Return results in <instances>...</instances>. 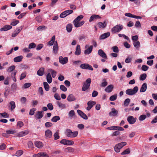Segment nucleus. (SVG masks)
Instances as JSON below:
<instances>
[{"label":"nucleus","instance_id":"f257e3e1","mask_svg":"<svg viewBox=\"0 0 157 157\" xmlns=\"http://www.w3.org/2000/svg\"><path fill=\"white\" fill-rule=\"evenodd\" d=\"M123 28V25L121 24H118L114 26L111 29V31L113 33L120 32Z\"/></svg>","mask_w":157,"mask_h":157},{"label":"nucleus","instance_id":"f03ea898","mask_svg":"<svg viewBox=\"0 0 157 157\" xmlns=\"http://www.w3.org/2000/svg\"><path fill=\"white\" fill-rule=\"evenodd\" d=\"M138 90V88L137 86H136L134 87L133 89H128L126 90V94L128 95H132L136 94Z\"/></svg>","mask_w":157,"mask_h":157},{"label":"nucleus","instance_id":"7ed1b4c3","mask_svg":"<svg viewBox=\"0 0 157 157\" xmlns=\"http://www.w3.org/2000/svg\"><path fill=\"white\" fill-rule=\"evenodd\" d=\"M91 80L90 78H87L86 82L83 83V86L82 88V90L85 91L88 89L90 85Z\"/></svg>","mask_w":157,"mask_h":157},{"label":"nucleus","instance_id":"20e7f679","mask_svg":"<svg viewBox=\"0 0 157 157\" xmlns=\"http://www.w3.org/2000/svg\"><path fill=\"white\" fill-rule=\"evenodd\" d=\"M80 67L82 69H88L93 71V69L92 67L88 63H83L81 64L80 66Z\"/></svg>","mask_w":157,"mask_h":157},{"label":"nucleus","instance_id":"39448f33","mask_svg":"<svg viewBox=\"0 0 157 157\" xmlns=\"http://www.w3.org/2000/svg\"><path fill=\"white\" fill-rule=\"evenodd\" d=\"M44 116V112L43 111H38L35 115V118L36 119H40Z\"/></svg>","mask_w":157,"mask_h":157},{"label":"nucleus","instance_id":"423d86ee","mask_svg":"<svg viewBox=\"0 0 157 157\" xmlns=\"http://www.w3.org/2000/svg\"><path fill=\"white\" fill-rule=\"evenodd\" d=\"M23 28V26H21L17 28L16 30L13 32L12 34V36L14 37L16 36L18 34L21 32Z\"/></svg>","mask_w":157,"mask_h":157},{"label":"nucleus","instance_id":"0eeeda50","mask_svg":"<svg viewBox=\"0 0 157 157\" xmlns=\"http://www.w3.org/2000/svg\"><path fill=\"white\" fill-rule=\"evenodd\" d=\"M59 51V47L57 41L54 44L53 48V52L54 54H57Z\"/></svg>","mask_w":157,"mask_h":157},{"label":"nucleus","instance_id":"6e6552de","mask_svg":"<svg viewBox=\"0 0 157 157\" xmlns=\"http://www.w3.org/2000/svg\"><path fill=\"white\" fill-rule=\"evenodd\" d=\"M96 104V102L95 101H89L87 103L88 106L86 108V109L87 110H90L93 106Z\"/></svg>","mask_w":157,"mask_h":157},{"label":"nucleus","instance_id":"1a4fd4ad","mask_svg":"<svg viewBox=\"0 0 157 157\" xmlns=\"http://www.w3.org/2000/svg\"><path fill=\"white\" fill-rule=\"evenodd\" d=\"M98 54L101 57L106 59H107L106 54L102 50L100 49L98 50Z\"/></svg>","mask_w":157,"mask_h":157},{"label":"nucleus","instance_id":"9d476101","mask_svg":"<svg viewBox=\"0 0 157 157\" xmlns=\"http://www.w3.org/2000/svg\"><path fill=\"white\" fill-rule=\"evenodd\" d=\"M85 23V21H83L80 22L78 21H74L73 23L75 27L76 28L81 27Z\"/></svg>","mask_w":157,"mask_h":157},{"label":"nucleus","instance_id":"9b49d317","mask_svg":"<svg viewBox=\"0 0 157 157\" xmlns=\"http://www.w3.org/2000/svg\"><path fill=\"white\" fill-rule=\"evenodd\" d=\"M59 62L62 64H66L68 62V59L67 57L63 58L62 56L59 57Z\"/></svg>","mask_w":157,"mask_h":157},{"label":"nucleus","instance_id":"f8f14e48","mask_svg":"<svg viewBox=\"0 0 157 157\" xmlns=\"http://www.w3.org/2000/svg\"><path fill=\"white\" fill-rule=\"evenodd\" d=\"M127 121L130 124H133L136 121V118H134L132 116H129L127 118Z\"/></svg>","mask_w":157,"mask_h":157},{"label":"nucleus","instance_id":"ddd939ff","mask_svg":"<svg viewBox=\"0 0 157 157\" xmlns=\"http://www.w3.org/2000/svg\"><path fill=\"white\" fill-rule=\"evenodd\" d=\"M77 112L78 115L83 119L85 120H87L88 119V117L82 111L80 110H78Z\"/></svg>","mask_w":157,"mask_h":157},{"label":"nucleus","instance_id":"4468645a","mask_svg":"<svg viewBox=\"0 0 157 157\" xmlns=\"http://www.w3.org/2000/svg\"><path fill=\"white\" fill-rule=\"evenodd\" d=\"M118 113V111L116 110L114 108H112L111 109V111L109 113L110 116H117Z\"/></svg>","mask_w":157,"mask_h":157},{"label":"nucleus","instance_id":"2eb2a0df","mask_svg":"<svg viewBox=\"0 0 157 157\" xmlns=\"http://www.w3.org/2000/svg\"><path fill=\"white\" fill-rule=\"evenodd\" d=\"M45 134L47 138H51L52 136V132L49 129H48L45 131Z\"/></svg>","mask_w":157,"mask_h":157},{"label":"nucleus","instance_id":"dca6fc26","mask_svg":"<svg viewBox=\"0 0 157 157\" xmlns=\"http://www.w3.org/2000/svg\"><path fill=\"white\" fill-rule=\"evenodd\" d=\"M78 133L77 131L72 132V131L69 129V137L73 138L76 137Z\"/></svg>","mask_w":157,"mask_h":157},{"label":"nucleus","instance_id":"f3484780","mask_svg":"<svg viewBox=\"0 0 157 157\" xmlns=\"http://www.w3.org/2000/svg\"><path fill=\"white\" fill-rule=\"evenodd\" d=\"M29 133V132L28 131H23L18 133L17 135V137L24 136L28 134Z\"/></svg>","mask_w":157,"mask_h":157},{"label":"nucleus","instance_id":"a211bd4d","mask_svg":"<svg viewBox=\"0 0 157 157\" xmlns=\"http://www.w3.org/2000/svg\"><path fill=\"white\" fill-rule=\"evenodd\" d=\"M101 18L99 15H98L94 14L92 15L90 17L89 21L92 22L94 20Z\"/></svg>","mask_w":157,"mask_h":157},{"label":"nucleus","instance_id":"6ab92c4d","mask_svg":"<svg viewBox=\"0 0 157 157\" xmlns=\"http://www.w3.org/2000/svg\"><path fill=\"white\" fill-rule=\"evenodd\" d=\"M113 86L112 85H109L105 89V91L108 93H110L113 90Z\"/></svg>","mask_w":157,"mask_h":157},{"label":"nucleus","instance_id":"aec40b11","mask_svg":"<svg viewBox=\"0 0 157 157\" xmlns=\"http://www.w3.org/2000/svg\"><path fill=\"white\" fill-rule=\"evenodd\" d=\"M23 57L22 56H19L15 57L13 59V61L15 63L21 62Z\"/></svg>","mask_w":157,"mask_h":157},{"label":"nucleus","instance_id":"412c9836","mask_svg":"<svg viewBox=\"0 0 157 157\" xmlns=\"http://www.w3.org/2000/svg\"><path fill=\"white\" fill-rule=\"evenodd\" d=\"M110 33L109 32L105 33L102 34L100 37V39H105L110 36Z\"/></svg>","mask_w":157,"mask_h":157},{"label":"nucleus","instance_id":"4be33fe9","mask_svg":"<svg viewBox=\"0 0 157 157\" xmlns=\"http://www.w3.org/2000/svg\"><path fill=\"white\" fill-rule=\"evenodd\" d=\"M44 67H41L37 71V74L39 76H42L44 74Z\"/></svg>","mask_w":157,"mask_h":157},{"label":"nucleus","instance_id":"5701e85b","mask_svg":"<svg viewBox=\"0 0 157 157\" xmlns=\"http://www.w3.org/2000/svg\"><path fill=\"white\" fill-rule=\"evenodd\" d=\"M147 89V85L146 83H144L142 85L140 89V92H144Z\"/></svg>","mask_w":157,"mask_h":157},{"label":"nucleus","instance_id":"b1692460","mask_svg":"<svg viewBox=\"0 0 157 157\" xmlns=\"http://www.w3.org/2000/svg\"><path fill=\"white\" fill-rule=\"evenodd\" d=\"M81 53V49L80 45L78 44L77 45L76 51L75 52V54L76 55H79Z\"/></svg>","mask_w":157,"mask_h":157},{"label":"nucleus","instance_id":"393cba45","mask_svg":"<svg viewBox=\"0 0 157 157\" xmlns=\"http://www.w3.org/2000/svg\"><path fill=\"white\" fill-rule=\"evenodd\" d=\"M12 26L10 25H6L3 27L2 28L0 29L1 31H6L12 28Z\"/></svg>","mask_w":157,"mask_h":157},{"label":"nucleus","instance_id":"a878e982","mask_svg":"<svg viewBox=\"0 0 157 157\" xmlns=\"http://www.w3.org/2000/svg\"><path fill=\"white\" fill-rule=\"evenodd\" d=\"M36 147L39 148H41L43 146V144L40 141H36L35 143Z\"/></svg>","mask_w":157,"mask_h":157},{"label":"nucleus","instance_id":"bb28decb","mask_svg":"<svg viewBox=\"0 0 157 157\" xmlns=\"http://www.w3.org/2000/svg\"><path fill=\"white\" fill-rule=\"evenodd\" d=\"M93 49V46H90L89 48L84 51V53L85 54H89L91 52Z\"/></svg>","mask_w":157,"mask_h":157},{"label":"nucleus","instance_id":"cd10ccee","mask_svg":"<svg viewBox=\"0 0 157 157\" xmlns=\"http://www.w3.org/2000/svg\"><path fill=\"white\" fill-rule=\"evenodd\" d=\"M98 25L99 28L103 29L106 26L107 24L104 21L103 23L100 22L98 23Z\"/></svg>","mask_w":157,"mask_h":157},{"label":"nucleus","instance_id":"c85d7f7f","mask_svg":"<svg viewBox=\"0 0 157 157\" xmlns=\"http://www.w3.org/2000/svg\"><path fill=\"white\" fill-rule=\"evenodd\" d=\"M69 15V10L65 11L61 13L60 15L61 18H64Z\"/></svg>","mask_w":157,"mask_h":157},{"label":"nucleus","instance_id":"c756f323","mask_svg":"<svg viewBox=\"0 0 157 157\" xmlns=\"http://www.w3.org/2000/svg\"><path fill=\"white\" fill-rule=\"evenodd\" d=\"M55 36H53L52 37L51 40L49 41L48 44L50 46H52L55 43Z\"/></svg>","mask_w":157,"mask_h":157},{"label":"nucleus","instance_id":"7c9ffc66","mask_svg":"<svg viewBox=\"0 0 157 157\" xmlns=\"http://www.w3.org/2000/svg\"><path fill=\"white\" fill-rule=\"evenodd\" d=\"M46 78L47 81L49 83H50L52 82V78L50 73H48L47 74L46 76Z\"/></svg>","mask_w":157,"mask_h":157},{"label":"nucleus","instance_id":"2f4dec72","mask_svg":"<svg viewBox=\"0 0 157 157\" xmlns=\"http://www.w3.org/2000/svg\"><path fill=\"white\" fill-rule=\"evenodd\" d=\"M15 66L14 65L11 66L6 69V71L8 73L11 72L15 69Z\"/></svg>","mask_w":157,"mask_h":157},{"label":"nucleus","instance_id":"473e14b6","mask_svg":"<svg viewBox=\"0 0 157 157\" xmlns=\"http://www.w3.org/2000/svg\"><path fill=\"white\" fill-rule=\"evenodd\" d=\"M9 104L11 110H13L16 107L14 101H10V102Z\"/></svg>","mask_w":157,"mask_h":157},{"label":"nucleus","instance_id":"72a5a7b5","mask_svg":"<svg viewBox=\"0 0 157 157\" xmlns=\"http://www.w3.org/2000/svg\"><path fill=\"white\" fill-rule=\"evenodd\" d=\"M60 119V117L58 116H56L53 117L51 119V121L54 122H56Z\"/></svg>","mask_w":157,"mask_h":157},{"label":"nucleus","instance_id":"f704fd0d","mask_svg":"<svg viewBox=\"0 0 157 157\" xmlns=\"http://www.w3.org/2000/svg\"><path fill=\"white\" fill-rule=\"evenodd\" d=\"M60 143L64 145H69V140L66 139H63L60 141Z\"/></svg>","mask_w":157,"mask_h":157},{"label":"nucleus","instance_id":"c9c22d12","mask_svg":"<svg viewBox=\"0 0 157 157\" xmlns=\"http://www.w3.org/2000/svg\"><path fill=\"white\" fill-rule=\"evenodd\" d=\"M43 84L45 90L47 91H48L49 89V86L48 83L46 82H44Z\"/></svg>","mask_w":157,"mask_h":157},{"label":"nucleus","instance_id":"e433bc0d","mask_svg":"<svg viewBox=\"0 0 157 157\" xmlns=\"http://www.w3.org/2000/svg\"><path fill=\"white\" fill-rule=\"evenodd\" d=\"M126 142H124L118 144H117V145L121 149L124 146L126 145Z\"/></svg>","mask_w":157,"mask_h":157},{"label":"nucleus","instance_id":"4c0bfd02","mask_svg":"<svg viewBox=\"0 0 157 157\" xmlns=\"http://www.w3.org/2000/svg\"><path fill=\"white\" fill-rule=\"evenodd\" d=\"M9 117V115L6 112L0 113V118H2V117L6 118H8Z\"/></svg>","mask_w":157,"mask_h":157},{"label":"nucleus","instance_id":"58836bf2","mask_svg":"<svg viewBox=\"0 0 157 157\" xmlns=\"http://www.w3.org/2000/svg\"><path fill=\"white\" fill-rule=\"evenodd\" d=\"M23 153V151L21 150H19L16 152L15 155L17 157L20 156Z\"/></svg>","mask_w":157,"mask_h":157},{"label":"nucleus","instance_id":"ea45409f","mask_svg":"<svg viewBox=\"0 0 157 157\" xmlns=\"http://www.w3.org/2000/svg\"><path fill=\"white\" fill-rule=\"evenodd\" d=\"M133 44L134 47H135L136 49H138L140 47V43L138 41H134Z\"/></svg>","mask_w":157,"mask_h":157},{"label":"nucleus","instance_id":"a19ab883","mask_svg":"<svg viewBox=\"0 0 157 157\" xmlns=\"http://www.w3.org/2000/svg\"><path fill=\"white\" fill-rule=\"evenodd\" d=\"M36 47V44L33 42L30 43L29 45V48L30 49L35 48Z\"/></svg>","mask_w":157,"mask_h":157},{"label":"nucleus","instance_id":"79ce46f5","mask_svg":"<svg viewBox=\"0 0 157 157\" xmlns=\"http://www.w3.org/2000/svg\"><path fill=\"white\" fill-rule=\"evenodd\" d=\"M57 103L60 108H61L63 109L65 108L66 107V106L64 104H63L59 101H57Z\"/></svg>","mask_w":157,"mask_h":157},{"label":"nucleus","instance_id":"37998d69","mask_svg":"<svg viewBox=\"0 0 157 157\" xmlns=\"http://www.w3.org/2000/svg\"><path fill=\"white\" fill-rule=\"evenodd\" d=\"M130 152V150L129 148H128L124 151L121 153V155H125L129 154Z\"/></svg>","mask_w":157,"mask_h":157},{"label":"nucleus","instance_id":"c03bdc74","mask_svg":"<svg viewBox=\"0 0 157 157\" xmlns=\"http://www.w3.org/2000/svg\"><path fill=\"white\" fill-rule=\"evenodd\" d=\"M146 77L147 75L144 73L140 75V78L141 80L143 81L146 78Z\"/></svg>","mask_w":157,"mask_h":157},{"label":"nucleus","instance_id":"a18cd8bd","mask_svg":"<svg viewBox=\"0 0 157 157\" xmlns=\"http://www.w3.org/2000/svg\"><path fill=\"white\" fill-rule=\"evenodd\" d=\"M19 22L18 20H13V21L10 23V25L13 26H15Z\"/></svg>","mask_w":157,"mask_h":157},{"label":"nucleus","instance_id":"49530a36","mask_svg":"<svg viewBox=\"0 0 157 157\" xmlns=\"http://www.w3.org/2000/svg\"><path fill=\"white\" fill-rule=\"evenodd\" d=\"M6 133L7 134H13L16 132V131L15 130H8L6 131Z\"/></svg>","mask_w":157,"mask_h":157},{"label":"nucleus","instance_id":"de8ad7c7","mask_svg":"<svg viewBox=\"0 0 157 157\" xmlns=\"http://www.w3.org/2000/svg\"><path fill=\"white\" fill-rule=\"evenodd\" d=\"M112 49L113 50V52H114L118 53L119 52V51L118 48L116 46L113 47Z\"/></svg>","mask_w":157,"mask_h":157},{"label":"nucleus","instance_id":"09e8293b","mask_svg":"<svg viewBox=\"0 0 157 157\" xmlns=\"http://www.w3.org/2000/svg\"><path fill=\"white\" fill-rule=\"evenodd\" d=\"M17 126L19 127L20 128L24 125V123L22 121H19L17 122Z\"/></svg>","mask_w":157,"mask_h":157},{"label":"nucleus","instance_id":"8fccbe9b","mask_svg":"<svg viewBox=\"0 0 157 157\" xmlns=\"http://www.w3.org/2000/svg\"><path fill=\"white\" fill-rule=\"evenodd\" d=\"M130 102V99L128 98H127L125 100V101H124V105L125 106H127L129 105Z\"/></svg>","mask_w":157,"mask_h":157},{"label":"nucleus","instance_id":"3c124183","mask_svg":"<svg viewBox=\"0 0 157 157\" xmlns=\"http://www.w3.org/2000/svg\"><path fill=\"white\" fill-rule=\"evenodd\" d=\"M117 98V94L111 96L109 98V100L111 101H114Z\"/></svg>","mask_w":157,"mask_h":157},{"label":"nucleus","instance_id":"603ef678","mask_svg":"<svg viewBox=\"0 0 157 157\" xmlns=\"http://www.w3.org/2000/svg\"><path fill=\"white\" fill-rule=\"evenodd\" d=\"M83 16L82 15H81L78 16L74 20L75 21H79L82 19L83 18Z\"/></svg>","mask_w":157,"mask_h":157},{"label":"nucleus","instance_id":"864d4df0","mask_svg":"<svg viewBox=\"0 0 157 157\" xmlns=\"http://www.w3.org/2000/svg\"><path fill=\"white\" fill-rule=\"evenodd\" d=\"M69 116L73 118L75 117V112L73 110H71L69 112Z\"/></svg>","mask_w":157,"mask_h":157},{"label":"nucleus","instance_id":"5fc2aeb1","mask_svg":"<svg viewBox=\"0 0 157 157\" xmlns=\"http://www.w3.org/2000/svg\"><path fill=\"white\" fill-rule=\"evenodd\" d=\"M47 106L48 109L50 110H52L53 109V106L52 104L51 103H49L47 105Z\"/></svg>","mask_w":157,"mask_h":157},{"label":"nucleus","instance_id":"6e6d98bb","mask_svg":"<svg viewBox=\"0 0 157 157\" xmlns=\"http://www.w3.org/2000/svg\"><path fill=\"white\" fill-rule=\"evenodd\" d=\"M26 72H23L22 73L20 77V80H22L25 78L26 76Z\"/></svg>","mask_w":157,"mask_h":157},{"label":"nucleus","instance_id":"4d7b16f0","mask_svg":"<svg viewBox=\"0 0 157 157\" xmlns=\"http://www.w3.org/2000/svg\"><path fill=\"white\" fill-rule=\"evenodd\" d=\"M47 28V27L44 25L40 26L38 27L37 29L38 30H42L46 29Z\"/></svg>","mask_w":157,"mask_h":157},{"label":"nucleus","instance_id":"13d9d810","mask_svg":"<svg viewBox=\"0 0 157 157\" xmlns=\"http://www.w3.org/2000/svg\"><path fill=\"white\" fill-rule=\"evenodd\" d=\"M149 68V67L146 65H142L141 69L142 70L144 71H147Z\"/></svg>","mask_w":157,"mask_h":157},{"label":"nucleus","instance_id":"bf43d9fd","mask_svg":"<svg viewBox=\"0 0 157 157\" xmlns=\"http://www.w3.org/2000/svg\"><path fill=\"white\" fill-rule=\"evenodd\" d=\"M146 118V115H142L140 116L139 117V119L140 121H142L145 120Z\"/></svg>","mask_w":157,"mask_h":157},{"label":"nucleus","instance_id":"052dcab7","mask_svg":"<svg viewBox=\"0 0 157 157\" xmlns=\"http://www.w3.org/2000/svg\"><path fill=\"white\" fill-rule=\"evenodd\" d=\"M36 109L35 108H33L30 110L29 114L30 115H33L34 114L35 111H36Z\"/></svg>","mask_w":157,"mask_h":157},{"label":"nucleus","instance_id":"680f3d73","mask_svg":"<svg viewBox=\"0 0 157 157\" xmlns=\"http://www.w3.org/2000/svg\"><path fill=\"white\" fill-rule=\"evenodd\" d=\"M76 99L75 97L72 95H69V101H75Z\"/></svg>","mask_w":157,"mask_h":157},{"label":"nucleus","instance_id":"e2e57ef3","mask_svg":"<svg viewBox=\"0 0 157 157\" xmlns=\"http://www.w3.org/2000/svg\"><path fill=\"white\" fill-rule=\"evenodd\" d=\"M31 83H26L24 84V88L26 89L30 87L31 85Z\"/></svg>","mask_w":157,"mask_h":157},{"label":"nucleus","instance_id":"0e129e2a","mask_svg":"<svg viewBox=\"0 0 157 157\" xmlns=\"http://www.w3.org/2000/svg\"><path fill=\"white\" fill-rule=\"evenodd\" d=\"M26 98L25 97H22L20 99L21 102L22 104L25 103L26 101Z\"/></svg>","mask_w":157,"mask_h":157},{"label":"nucleus","instance_id":"69168bd1","mask_svg":"<svg viewBox=\"0 0 157 157\" xmlns=\"http://www.w3.org/2000/svg\"><path fill=\"white\" fill-rule=\"evenodd\" d=\"M121 149L117 145V144L114 147L115 151L117 152H119L120 151Z\"/></svg>","mask_w":157,"mask_h":157},{"label":"nucleus","instance_id":"338daca9","mask_svg":"<svg viewBox=\"0 0 157 157\" xmlns=\"http://www.w3.org/2000/svg\"><path fill=\"white\" fill-rule=\"evenodd\" d=\"M43 47V45L42 44H39L36 48V50H40Z\"/></svg>","mask_w":157,"mask_h":157},{"label":"nucleus","instance_id":"774afa93","mask_svg":"<svg viewBox=\"0 0 157 157\" xmlns=\"http://www.w3.org/2000/svg\"><path fill=\"white\" fill-rule=\"evenodd\" d=\"M17 88V86L16 83H13L11 86V88L12 90H16Z\"/></svg>","mask_w":157,"mask_h":157}]
</instances>
